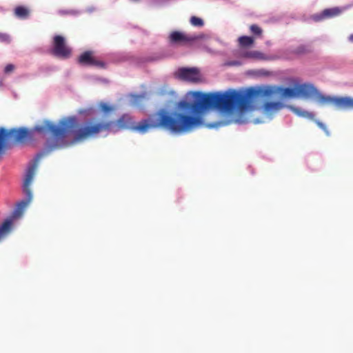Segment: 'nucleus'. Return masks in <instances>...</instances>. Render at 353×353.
<instances>
[{
    "mask_svg": "<svg viewBox=\"0 0 353 353\" xmlns=\"http://www.w3.org/2000/svg\"><path fill=\"white\" fill-rule=\"evenodd\" d=\"M278 96L280 99L314 97L321 104H333L342 110L353 109V98L323 95L310 83H294L293 88L263 85L245 90H228L224 92L190 91L176 103L172 113L163 109L151 117V130L163 128L172 134H183L206 125L217 128L231 123H243L244 112L256 109V103Z\"/></svg>",
    "mask_w": 353,
    "mask_h": 353,
    "instance_id": "obj_1",
    "label": "nucleus"
},
{
    "mask_svg": "<svg viewBox=\"0 0 353 353\" xmlns=\"http://www.w3.org/2000/svg\"><path fill=\"white\" fill-rule=\"evenodd\" d=\"M77 123V118L70 117L60 121L58 125L46 120L37 125L32 130L21 128L6 130L3 128H0V157L10 144L23 143L30 139L35 133L43 135L50 134L56 140H59L65 137L67 133L73 131Z\"/></svg>",
    "mask_w": 353,
    "mask_h": 353,
    "instance_id": "obj_2",
    "label": "nucleus"
},
{
    "mask_svg": "<svg viewBox=\"0 0 353 353\" xmlns=\"http://www.w3.org/2000/svg\"><path fill=\"white\" fill-rule=\"evenodd\" d=\"M37 167V163H34L30 165L26 171L25 178L23 183V191L26 195V199L17 203L12 216L7 218L1 224H0V241L4 239L10 234L12 231L14 220L19 219L22 216L25 209L32 201V194L30 190V185L33 181Z\"/></svg>",
    "mask_w": 353,
    "mask_h": 353,
    "instance_id": "obj_3",
    "label": "nucleus"
},
{
    "mask_svg": "<svg viewBox=\"0 0 353 353\" xmlns=\"http://www.w3.org/2000/svg\"><path fill=\"white\" fill-rule=\"evenodd\" d=\"M284 107L288 108L296 115L299 117L313 119L314 115L312 112H307L300 108H297L293 105H285L281 102L268 101L265 102L261 107L259 108V111L261 115V119H254V123L255 124L264 123L266 121H270Z\"/></svg>",
    "mask_w": 353,
    "mask_h": 353,
    "instance_id": "obj_4",
    "label": "nucleus"
},
{
    "mask_svg": "<svg viewBox=\"0 0 353 353\" xmlns=\"http://www.w3.org/2000/svg\"><path fill=\"white\" fill-rule=\"evenodd\" d=\"M176 75L179 78L190 82H199L201 79V73L196 68H180L178 70Z\"/></svg>",
    "mask_w": 353,
    "mask_h": 353,
    "instance_id": "obj_5",
    "label": "nucleus"
},
{
    "mask_svg": "<svg viewBox=\"0 0 353 353\" xmlns=\"http://www.w3.org/2000/svg\"><path fill=\"white\" fill-rule=\"evenodd\" d=\"M53 52L62 58H68L70 55L71 50L65 45V39L61 36L54 37Z\"/></svg>",
    "mask_w": 353,
    "mask_h": 353,
    "instance_id": "obj_6",
    "label": "nucleus"
},
{
    "mask_svg": "<svg viewBox=\"0 0 353 353\" xmlns=\"http://www.w3.org/2000/svg\"><path fill=\"white\" fill-rule=\"evenodd\" d=\"M346 7L339 8L334 7L331 8H327L323 10L319 14H315L312 16V19L315 21H320L325 19L332 18L339 15L344 10H346Z\"/></svg>",
    "mask_w": 353,
    "mask_h": 353,
    "instance_id": "obj_7",
    "label": "nucleus"
},
{
    "mask_svg": "<svg viewBox=\"0 0 353 353\" xmlns=\"http://www.w3.org/2000/svg\"><path fill=\"white\" fill-rule=\"evenodd\" d=\"M202 38L203 35L188 37L180 32H173L170 35V39L172 42H178L181 41H193Z\"/></svg>",
    "mask_w": 353,
    "mask_h": 353,
    "instance_id": "obj_8",
    "label": "nucleus"
},
{
    "mask_svg": "<svg viewBox=\"0 0 353 353\" xmlns=\"http://www.w3.org/2000/svg\"><path fill=\"white\" fill-rule=\"evenodd\" d=\"M79 63L83 65H99L101 66L102 64L96 61L91 52H85L83 53L79 59Z\"/></svg>",
    "mask_w": 353,
    "mask_h": 353,
    "instance_id": "obj_9",
    "label": "nucleus"
},
{
    "mask_svg": "<svg viewBox=\"0 0 353 353\" xmlns=\"http://www.w3.org/2000/svg\"><path fill=\"white\" fill-rule=\"evenodd\" d=\"M245 57L259 59V60H270L274 58L270 56H267L259 51H250L245 54Z\"/></svg>",
    "mask_w": 353,
    "mask_h": 353,
    "instance_id": "obj_10",
    "label": "nucleus"
},
{
    "mask_svg": "<svg viewBox=\"0 0 353 353\" xmlns=\"http://www.w3.org/2000/svg\"><path fill=\"white\" fill-rule=\"evenodd\" d=\"M14 13L19 18H26L29 14V10L26 8L19 6L15 8Z\"/></svg>",
    "mask_w": 353,
    "mask_h": 353,
    "instance_id": "obj_11",
    "label": "nucleus"
},
{
    "mask_svg": "<svg viewBox=\"0 0 353 353\" xmlns=\"http://www.w3.org/2000/svg\"><path fill=\"white\" fill-rule=\"evenodd\" d=\"M239 42L242 46H248L253 43L254 39L251 37L242 36L239 38Z\"/></svg>",
    "mask_w": 353,
    "mask_h": 353,
    "instance_id": "obj_12",
    "label": "nucleus"
},
{
    "mask_svg": "<svg viewBox=\"0 0 353 353\" xmlns=\"http://www.w3.org/2000/svg\"><path fill=\"white\" fill-rule=\"evenodd\" d=\"M146 94H131V103L132 105H138L140 102H141L144 99H145Z\"/></svg>",
    "mask_w": 353,
    "mask_h": 353,
    "instance_id": "obj_13",
    "label": "nucleus"
},
{
    "mask_svg": "<svg viewBox=\"0 0 353 353\" xmlns=\"http://www.w3.org/2000/svg\"><path fill=\"white\" fill-rule=\"evenodd\" d=\"M190 23L194 26L201 27L203 25V21L201 18L196 17H192L190 19Z\"/></svg>",
    "mask_w": 353,
    "mask_h": 353,
    "instance_id": "obj_14",
    "label": "nucleus"
},
{
    "mask_svg": "<svg viewBox=\"0 0 353 353\" xmlns=\"http://www.w3.org/2000/svg\"><path fill=\"white\" fill-rule=\"evenodd\" d=\"M0 41L3 43H9L10 41V37L9 35L0 32Z\"/></svg>",
    "mask_w": 353,
    "mask_h": 353,
    "instance_id": "obj_15",
    "label": "nucleus"
},
{
    "mask_svg": "<svg viewBox=\"0 0 353 353\" xmlns=\"http://www.w3.org/2000/svg\"><path fill=\"white\" fill-rule=\"evenodd\" d=\"M250 30L255 34H260L262 32L261 29L256 25H252L250 26Z\"/></svg>",
    "mask_w": 353,
    "mask_h": 353,
    "instance_id": "obj_16",
    "label": "nucleus"
},
{
    "mask_svg": "<svg viewBox=\"0 0 353 353\" xmlns=\"http://www.w3.org/2000/svg\"><path fill=\"white\" fill-rule=\"evenodd\" d=\"M14 69V65L12 64H8L4 69V72L6 74L12 72Z\"/></svg>",
    "mask_w": 353,
    "mask_h": 353,
    "instance_id": "obj_17",
    "label": "nucleus"
},
{
    "mask_svg": "<svg viewBox=\"0 0 353 353\" xmlns=\"http://www.w3.org/2000/svg\"><path fill=\"white\" fill-rule=\"evenodd\" d=\"M316 123L321 129H323L326 132L327 135H329V132L327 130V128L325 124L320 121H316Z\"/></svg>",
    "mask_w": 353,
    "mask_h": 353,
    "instance_id": "obj_18",
    "label": "nucleus"
},
{
    "mask_svg": "<svg viewBox=\"0 0 353 353\" xmlns=\"http://www.w3.org/2000/svg\"><path fill=\"white\" fill-rule=\"evenodd\" d=\"M240 64H241V63L237 61H228L225 63V65H228V66L239 65Z\"/></svg>",
    "mask_w": 353,
    "mask_h": 353,
    "instance_id": "obj_19",
    "label": "nucleus"
},
{
    "mask_svg": "<svg viewBox=\"0 0 353 353\" xmlns=\"http://www.w3.org/2000/svg\"><path fill=\"white\" fill-rule=\"evenodd\" d=\"M349 41L350 42H353V34L350 35L349 37Z\"/></svg>",
    "mask_w": 353,
    "mask_h": 353,
    "instance_id": "obj_20",
    "label": "nucleus"
},
{
    "mask_svg": "<svg viewBox=\"0 0 353 353\" xmlns=\"http://www.w3.org/2000/svg\"><path fill=\"white\" fill-rule=\"evenodd\" d=\"M207 50H208V52H210V53H214V52H213V51H212V50H210V49H208Z\"/></svg>",
    "mask_w": 353,
    "mask_h": 353,
    "instance_id": "obj_21",
    "label": "nucleus"
}]
</instances>
